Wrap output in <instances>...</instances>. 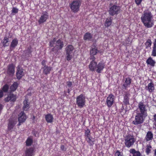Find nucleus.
I'll list each match as a JSON object with an SVG mask.
<instances>
[{"mask_svg": "<svg viewBox=\"0 0 156 156\" xmlns=\"http://www.w3.org/2000/svg\"><path fill=\"white\" fill-rule=\"evenodd\" d=\"M153 16L151 12L147 9L143 12L141 20L144 26L146 28L152 27L154 25Z\"/></svg>", "mask_w": 156, "mask_h": 156, "instance_id": "f257e3e1", "label": "nucleus"}, {"mask_svg": "<svg viewBox=\"0 0 156 156\" xmlns=\"http://www.w3.org/2000/svg\"><path fill=\"white\" fill-rule=\"evenodd\" d=\"M104 63L101 62L98 64L95 61H91L89 65V70L92 71H96L98 73H101L105 68Z\"/></svg>", "mask_w": 156, "mask_h": 156, "instance_id": "f03ea898", "label": "nucleus"}, {"mask_svg": "<svg viewBox=\"0 0 156 156\" xmlns=\"http://www.w3.org/2000/svg\"><path fill=\"white\" fill-rule=\"evenodd\" d=\"M50 45L51 47H54L52 48V51L57 52L59 50H61L64 46L63 42L60 39L56 41L54 38L50 42Z\"/></svg>", "mask_w": 156, "mask_h": 156, "instance_id": "7ed1b4c3", "label": "nucleus"}, {"mask_svg": "<svg viewBox=\"0 0 156 156\" xmlns=\"http://www.w3.org/2000/svg\"><path fill=\"white\" fill-rule=\"evenodd\" d=\"M138 106L136 113L147 117V114L146 105L144 104V102H140L139 103Z\"/></svg>", "mask_w": 156, "mask_h": 156, "instance_id": "20e7f679", "label": "nucleus"}, {"mask_svg": "<svg viewBox=\"0 0 156 156\" xmlns=\"http://www.w3.org/2000/svg\"><path fill=\"white\" fill-rule=\"evenodd\" d=\"M146 117L144 115L136 113L134 118L132 121V123L136 125H140L143 123Z\"/></svg>", "mask_w": 156, "mask_h": 156, "instance_id": "39448f33", "label": "nucleus"}, {"mask_svg": "<svg viewBox=\"0 0 156 156\" xmlns=\"http://www.w3.org/2000/svg\"><path fill=\"white\" fill-rule=\"evenodd\" d=\"M81 2V0H73L70 4V9L73 12H76L79 10Z\"/></svg>", "mask_w": 156, "mask_h": 156, "instance_id": "423d86ee", "label": "nucleus"}, {"mask_svg": "<svg viewBox=\"0 0 156 156\" xmlns=\"http://www.w3.org/2000/svg\"><path fill=\"white\" fill-rule=\"evenodd\" d=\"M121 10V8L120 6L114 5L109 7L108 12L111 16H114L118 14L120 12Z\"/></svg>", "mask_w": 156, "mask_h": 156, "instance_id": "0eeeda50", "label": "nucleus"}, {"mask_svg": "<svg viewBox=\"0 0 156 156\" xmlns=\"http://www.w3.org/2000/svg\"><path fill=\"white\" fill-rule=\"evenodd\" d=\"M85 97L83 94H81L76 98V104L79 108H82L85 105Z\"/></svg>", "mask_w": 156, "mask_h": 156, "instance_id": "6e6552de", "label": "nucleus"}, {"mask_svg": "<svg viewBox=\"0 0 156 156\" xmlns=\"http://www.w3.org/2000/svg\"><path fill=\"white\" fill-rule=\"evenodd\" d=\"M135 141V139L133 136L128 135L125 140V145L128 147H130L132 146Z\"/></svg>", "mask_w": 156, "mask_h": 156, "instance_id": "1a4fd4ad", "label": "nucleus"}, {"mask_svg": "<svg viewBox=\"0 0 156 156\" xmlns=\"http://www.w3.org/2000/svg\"><path fill=\"white\" fill-rule=\"evenodd\" d=\"M115 96L112 94L108 95L106 99V104L108 108L111 107L114 103Z\"/></svg>", "mask_w": 156, "mask_h": 156, "instance_id": "9d476101", "label": "nucleus"}, {"mask_svg": "<svg viewBox=\"0 0 156 156\" xmlns=\"http://www.w3.org/2000/svg\"><path fill=\"white\" fill-rule=\"evenodd\" d=\"M17 122V119H10L8 125V129L9 130L12 131L15 124Z\"/></svg>", "mask_w": 156, "mask_h": 156, "instance_id": "9b49d317", "label": "nucleus"}, {"mask_svg": "<svg viewBox=\"0 0 156 156\" xmlns=\"http://www.w3.org/2000/svg\"><path fill=\"white\" fill-rule=\"evenodd\" d=\"M24 75V73L23 72V69L20 66H18L17 67L16 73L17 78L18 79H20Z\"/></svg>", "mask_w": 156, "mask_h": 156, "instance_id": "f8f14e48", "label": "nucleus"}, {"mask_svg": "<svg viewBox=\"0 0 156 156\" xmlns=\"http://www.w3.org/2000/svg\"><path fill=\"white\" fill-rule=\"evenodd\" d=\"M48 18V15L47 12H44V13H43L38 20L39 23L41 24L44 23L46 21Z\"/></svg>", "mask_w": 156, "mask_h": 156, "instance_id": "ddd939ff", "label": "nucleus"}, {"mask_svg": "<svg viewBox=\"0 0 156 156\" xmlns=\"http://www.w3.org/2000/svg\"><path fill=\"white\" fill-rule=\"evenodd\" d=\"M34 149L33 148H27L25 152V156H33L34 155Z\"/></svg>", "mask_w": 156, "mask_h": 156, "instance_id": "4468645a", "label": "nucleus"}, {"mask_svg": "<svg viewBox=\"0 0 156 156\" xmlns=\"http://www.w3.org/2000/svg\"><path fill=\"white\" fill-rule=\"evenodd\" d=\"M27 118L26 116L23 112H21L19 115L18 121L19 122H24Z\"/></svg>", "mask_w": 156, "mask_h": 156, "instance_id": "2eb2a0df", "label": "nucleus"}, {"mask_svg": "<svg viewBox=\"0 0 156 156\" xmlns=\"http://www.w3.org/2000/svg\"><path fill=\"white\" fill-rule=\"evenodd\" d=\"M52 67L51 66H45L42 67L43 69V73L45 75H47L50 73V71L52 69Z\"/></svg>", "mask_w": 156, "mask_h": 156, "instance_id": "dca6fc26", "label": "nucleus"}, {"mask_svg": "<svg viewBox=\"0 0 156 156\" xmlns=\"http://www.w3.org/2000/svg\"><path fill=\"white\" fill-rule=\"evenodd\" d=\"M18 43V41L17 39L15 38L13 39L10 45V49L11 50H12L17 46Z\"/></svg>", "mask_w": 156, "mask_h": 156, "instance_id": "f3484780", "label": "nucleus"}, {"mask_svg": "<svg viewBox=\"0 0 156 156\" xmlns=\"http://www.w3.org/2000/svg\"><path fill=\"white\" fill-rule=\"evenodd\" d=\"M16 95L13 94H10L7 97L5 98V100L6 102H8L10 100L14 101L16 100Z\"/></svg>", "mask_w": 156, "mask_h": 156, "instance_id": "a211bd4d", "label": "nucleus"}, {"mask_svg": "<svg viewBox=\"0 0 156 156\" xmlns=\"http://www.w3.org/2000/svg\"><path fill=\"white\" fill-rule=\"evenodd\" d=\"M145 89L150 93L153 92L155 89L153 83L151 82L149 83L147 86L146 87Z\"/></svg>", "mask_w": 156, "mask_h": 156, "instance_id": "6ab92c4d", "label": "nucleus"}, {"mask_svg": "<svg viewBox=\"0 0 156 156\" xmlns=\"http://www.w3.org/2000/svg\"><path fill=\"white\" fill-rule=\"evenodd\" d=\"M146 63L148 65H149L152 67H154L155 66V62L154 60L151 57H150L147 59Z\"/></svg>", "mask_w": 156, "mask_h": 156, "instance_id": "aec40b11", "label": "nucleus"}, {"mask_svg": "<svg viewBox=\"0 0 156 156\" xmlns=\"http://www.w3.org/2000/svg\"><path fill=\"white\" fill-rule=\"evenodd\" d=\"M15 72L14 66L12 64L8 66L7 72L9 75L13 74Z\"/></svg>", "mask_w": 156, "mask_h": 156, "instance_id": "412c9836", "label": "nucleus"}, {"mask_svg": "<svg viewBox=\"0 0 156 156\" xmlns=\"http://www.w3.org/2000/svg\"><path fill=\"white\" fill-rule=\"evenodd\" d=\"M45 118L46 121L48 123H51L53 121L54 118L52 115L51 114H48L46 115Z\"/></svg>", "mask_w": 156, "mask_h": 156, "instance_id": "4be33fe9", "label": "nucleus"}, {"mask_svg": "<svg viewBox=\"0 0 156 156\" xmlns=\"http://www.w3.org/2000/svg\"><path fill=\"white\" fill-rule=\"evenodd\" d=\"M9 38L7 37H5L4 39L2 41V43L3 46L5 47L8 46L9 44Z\"/></svg>", "mask_w": 156, "mask_h": 156, "instance_id": "5701e85b", "label": "nucleus"}, {"mask_svg": "<svg viewBox=\"0 0 156 156\" xmlns=\"http://www.w3.org/2000/svg\"><path fill=\"white\" fill-rule=\"evenodd\" d=\"M131 83V79L129 77L126 78L125 82L123 84V86L126 89L128 87H129Z\"/></svg>", "mask_w": 156, "mask_h": 156, "instance_id": "b1692460", "label": "nucleus"}, {"mask_svg": "<svg viewBox=\"0 0 156 156\" xmlns=\"http://www.w3.org/2000/svg\"><path fill=\"white\" fill-rule=\"evenodd\" d=\"M145 138L147 141L151 140L153 138V134L150 131H148L146 134Z\"/></svg>", "mask_w": 156, "mask_h": 156, "instance_id": "393cba45", "label": "nucleus"}, {"mask_svg": "<svg viewBox=\"0 0 156 156\" xmlns=\"http://www.w3.org/2000/svg\"><path fill=\"white\" fill-rule=\"evenodd\" d=\"M74 49L72 45H67L66 48V53H72Z\"/></svg>", "mask_w": 156, "mask_h": 156, "instance_id": "a878e982", "label": "nucleus"}, {"mask_svg": "<svg viewBox=\"0 0 156 156\" xmlns=\"http://www.w3.org/2000/svg\"><path fill=\"white\" fill-rule=\"evenodd\" d=\"M129 151L130 153L132 154L133 156H140L141 155L140 152L136 151L134 149H131Z\"/></svg>", "mask_w": 156, "mask_h": 156, "instance_id": "bb28decb", "label": "nucleus"}, {"mask_svg": "<svg viewBox=\"0 0 156 156\" xmlns=\"http://www.w3.org/2000/svg\"><path fill=\"white\" fill-rule=\"evenodd\" d=\"M112 18L111 17L109 18H107L105 23V26L106 27L109 26L112 24Z\"/></svg>", "mask_w": 156, "mask_h": 156, "instance_id": "cd10ccee", "label": "nucleus"}, {"mask_svg": "<svg viewBox=\"0 0 156 156\" xmlns=\"http://www.w3.org/2000/svg\"><path fill=\"white\" fill-rule=\"evenodd\" d=\"M23 109L25 111H27L29 108V105L27 100H25L23 101Z\"/></svg>", "mask_w": 156, "mask_h": 156, "instance_id": "c85d7f7f", "label": "nucleus"}, {"mask_svg": "<svg viewBox=\"0 0 156 156\" xmlns=\"http://www.w3.org/2000/svg\"><path fill=\"white\" fill-rule=\"evenodd\" d=\"M92 38V36L91 34L87 33H86L84 36V40H90Z\"/></svg>", "mask_w": 156, "mask_h": 156, "instance_id": "c756f323", "label": "nucleus"}, {"mask_svg": "<svg viewBox=\"0 0 156 156\" xmlns=\"http://www.w3.org/2000/svg\"><path fill=\"white\" fill-rule=\"evenodd\" d=\"M18 84L16 82H14L10 87V89L11 91H15L18 87Z\"/></svg>", "mask_w": 156, "mask_h": 156, "instance_id": "7c9ffc66", "label": "nucleus"}, {"mask_svg": "<svg viewBox=\"0 0 156 156\" xmlns=\"http://www.w3.org/2000/svg\"><path fill=\"white\" fill-rule=\"evenodd\" d=\"M97 49L95 47H92L90 51V55H94L97 53Z\"/></svg>", "mask_w": 156, "mask_h": 156, "instance_id": "2f4dec72", "label": "nucleus"}, {"mask_svg": "<svg viewBox=\"0 0 156 156\" xmlns=\"http://www.w3.org/2000/svg\"><path fill=\"white\" fill-rule=\"evenodd\" d=\"M152 42L150 39H148L146 42L145 43V45L146 46V48L147 49L151 47V45Z\"/></svg>", "mask_w": 156, "mask_h": 156, "instance_id": "473e14b6", "label": "nucleus"}, {"mask_svg": "<svg viewBox=\"0 0 156 156\" xmlns=\"http://www.w3.org/2000/svg\"><path fill=\"white\" fill-rule=\"evenodd\" d=\"M129 98L128 94H125L124 96V103L126 105L129 104Z\"/></svg>", "mask_w": 156, "mask_h": 156, "instance_id": "72a5a7b5", "label": "nucleus"}, {"mask_svg": "<svg viewBox=\"0 0 156 156\" xmlns=\"http://www.w3.org/2000/svg\"><path fill=\"white\" fill-rule=\"evenodd\" d=\"M66 58L67 60L69 61L72 58V53H66Z\"/></svg>", "mask_w": 156, "mask_h": 156, "instance_id": "f704fd0d", "label": "nucleus"}, {"mask_svg": "<svg viewBox=\"0 0 156 156\" xmlns=\"http://www.w3.org/2000/svg\"><path fill=\"white\" fill-rule=\"evenodd\" d=\"M32 143V140L30 138H28L26 141V144L27 146H31Z\"/></svg>", "mask_w": 156, "mask_h": 156, "instance_id": "c9c22d12", "label": "nucleus"}, {"mask_svg": "<svg viewBox=\"0 0 156 156\" xmlns=\"http://www.w3.org/2000/svg\"><path fill=\"white\" fill-rule=\"evenodd\" d=\"M151 55L154 57L156 56V46H154L153 47Z\"/></svg>", "mask_w": 156, "mask_h": 156, "instance_id": "e433bc0d", "label": "nucleus"}, {"mask_svg": "<svg viewBox=\"0 0 156 156\" xmlns=\"http://www.w3.org/2000/svg\"><path fill=\"white\" fill-rule=\"evenodd\" d=\"M9 87L7 84L5 85L3 87L2 90L5 92H7L8 90Z\"/></svg>", "mask_w": 156, "mask_h": 156, "instance_id": "4c0bfd02", "label": "nucleus"}, {"mask_svg": "<svg viewBox=\"0 0 156 156\" xmlns=\"http://www.w3.org/2000/svg\"><path fill=\"white\" fill-rule=\"evenodd\" d=\"M31 51L30 50V49L29 48H28L27 50L25 51V54H27L25 55L27 56V57L28 56H30V54L31 52Z\"/></svg>", "mask_w": 156, "mask_h": 156, "instance_id": "58836bf2", "label": "nucleus"}, {"mask_svg": "<svg viewBox=\"0 0 156 156\" xmlns=\"http://www.w3.org/2000/svg\"><path fill=\"white\" fill-rule=\"evenodd\" d=\"M87 140L90 145H92L94 143L92 140L91 139V136L90 137H87Z\"/></svg>", "mask_w": 156, "mask_h": 156, "instance_id": "ea45409f", "label": "nucleus"}, {"mask_svg": "<svg viewBox=\"0 0 156 156\" xmlns=\"http://www.w3.org/2000/svg\"><path fill=\"white\" fill-rule=\"evenodd\" d=\"M85 134L87 137H90V131L89 129H87L85 131Z\"/></svg>", "mask_w": 156, "mask_h": 156, "instance_id": "a19ab883", "label": "nucleus"}, {"mask_svg": "<svg viewBox=\"0 0 156 156\" xmlns=\"http://www.w3.org/2000/svg\"><path fill=\"white\" fill-rule=\"evenodd\" d=\"M151 147L149 146H147L146 149V152L147 154H148L150 152L151 150L150 148H151Z\"/></svg>", "mask_w": 156, "mask_h": 156, "instance_id": "79ce46f5", "label": "nucleus"}, {"mask_svg": "<svg viewBox=\"0 0 156 156\" xmlns=\"http://www.w3.org/2000/svg\"><path fill=\"white\" fill-rule=\"evenodd\" d=\"M18 9L16 8L13 7L12 10V13H16L18 12Z\"/></svg>", "mask_w": 156, "mask_h": 156, "instance_id": "37998d69", "label": "nucleus"}, {"mask_svg": "<svg viewBox=\"0 0 156 156\" xmlns=\"http://www.w3.org/2000/svg\"><path fill=\"white\" fill-rule=\"evenodd\" d=\"M115 156H122L120 152L119 151H116V152L115 153Z\"/></svg>", "mask_w": 156, "mask_h": 156, "instance_id": "c03bdc74", "label": "nucleus"}, {"mask_svg": "<svg viewBox=\"0 0 156 156\" xmlns=\"http://www.w3.org/2000/svg\"><path fill=\"white\" fill-rule=\"evenodd\" d=\"M95 59L96 58L94 55H90V59L92 60V61H95Z\"/></svg>", "mask_w": 156, "mask_h": 156, "instance_id": "a18cd8bd", "label": "nucleus"}, {"mask_svg": "<svg viewBox=\"0 0 156 156\" xmlns=\"http://www.w3.org/2000/svg\"><path fill=\"white\" fill-rule=\"evenodd\" d=\"M66 84L69 87H70L72 85V83L71 81H68L67 82Z\"/></svg>", "mask_w": 156, "mask_h": 156, "instance_id": "49530a36", "label": "nucleus"}, {"mask_svg": "<svg viewBox=\"0 0 156 156\" xmlns=\"http://www.w3.org/2000/svg\"><path fill=\"white\" fill-rule=\"evenodd\" d=\"M46 61L45 60H43L41 62L42 65L44 66H46Z\"/></svg>", "mask_w": 156, "mask_h": 156, "instance_id": "de8ad7c7", "label": "nucleus"}, {"mask_svg": "<svg viewBox=\"0 0 156 156\" xmlns=\"http://www.w3.org/2000/svg\"><path fill=\"white\" fill-rule=\"evenodd\" d=\"M3 96V91L2 90H0V98H2Z\"/></svg>", "mask_w": 156, "mask_h": 156, "instance_id": "09e8293b", "label": "nucleus"}, {"mask_svg": "<svg viewBox=\"0 0 156 156\" xmlns=\"http://www.w3.org/2000/svg\"><path fill=\"white\" fill-rule=\"evenodd\" d=\"M153 117L154 120V121H155V122H156V114L154 115L153 116Z\"/></svg>", "mask_w": 156, "mask_h": 156, "instance_id": "8fccbe9b", "label": "nucleus"}, {"mask_svg": "<svg viewBox=\"0 0 156 156\" xmlns=\"http://www.w3.org/2000/svg\"><path fill=\"white\" fill-rule=\"evenodd\" d=\"M61 149L62 150H65V149H64V146L63 145H62L61 146Z\"/></svg>", "mask_w": 156, "mask_h": 156, "instance_id": "3c124183", "label": "nucleus"}, {"mask_svg": "<svg viewBox=\"0 0 156 156\" xmlns=\"http://www.w3.org/2000/svg\"><path fill=\"white\" fill-rule=\"evenodd\" d=\"M3 108L2 105L0 104V111L2 110Z\"/></svg>", "mask_w": 156, "mask_h": 156, "instance_id": "603ef678", "label": "nucleus"}, {"mask_svg": "<svg viewBox=\"0 0 156 156\" xmlns=\"http://www.w3.org/2000/svg\"><path fill=\"white\" fill-rule=\"evenodd\" d=\"M22 123V122H19V124H18V126H20L21 124H20V123Z\"/></svg>", "mask_w": 156, "mask_h": 156, "instance_id": "864d4df0", "label": "nucleus"}, {"mask_svg": "<svg viewBox=\"0 0 156 156\" xmlns=\"http://www.w3.org/2000/svg\"><path fill=\"white\" fill-rule=\"evenodd\" d=\"M155 155L156 156V150L155 151Z\"/></svg>", "mask_w": 156, "mask_h": 156, "instance_id": "5fc2aeb1", "label": "nucleus"}, {"mask_svg": "<svg viewBox=\"0 0 156 156\" xmlns=\"http://www.w3.org/2000/svg\"><path fill=\"white\" fill-rule=\"evenodd\" d=\"M154 123L155 124V126L156 127V123Z\"/></svg>", "mask_w": 156, "mask_h": 156, "instance_id": "6e6d98bb", "label": "nucleus"}, {"mask_svg": "<svg viewBox=\"0 0 156 156\" xmlns=\"http://www.w3.org/2000/svg\"><path fill=\"white\" fill-rule=\"evenodd\" d=\"M129 156H131V155H130Z\"/></svg>", "mask_w": 156, "mask_h": 156, "instance_id": "4d7b16f0", "label": "nucleus"}]
</instances>
